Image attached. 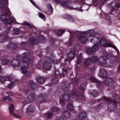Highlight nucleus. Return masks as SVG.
I'll return each mask as SVG.
<instances>
[{
  "instance_id": "38",
  "label": "nucleus",
  "mask_w": 120,
  "mask_h": 120,
  "mask_svg": "<svg viewBox=\"0 0 120 120\" xmlns=\"http://www.w3.org/2000/svg\"><path fill=\"white\" fill-rule=\"evenodd\" d=\"M17 80H15L14 82H12L10 83L8 87L10 89H12L15 86V82L17 81Z\"/></svg>"
},
{
  "instance_id": "49",
  "label": "nucleus",
  "mask_w": 120,
  "mask_h": 120,
  "mask_svg": "<svg viewBox=\"0 0 120 120\" xmlns=\"http://www.w3.org/2000/svg\"><path fill=\"white\" fill-rule=\"evenodd\" d=\"M112 44L111 43L107 42V41L104 47H111Z\"/></svg>"
},
{
  "instance_id": "28",
  "label": "nucleus",
  "mask_w": 120,
  "mask_h": 120,
  "mask_svg": "<svg viewBox=\"0 0 120 120\" xmlns=\"http://www.w3.org/2000/svg\"><path fill=\"white\" fill-rule=\"evenodd\" d=\"M86 113L84 112H82L79 114V117L80 119L84 120L86 118Z\"/></svg>"
},
{
  "instance_id": "63",
  "label": "nucleus",
  "mask_w": 120,
  "mask_h": 120,
  "mask_svg": "<svg viewBox=\"0 0 120 120\" xmlns=\"http://www.w3.org/2000/svg\"><path fill=\"white\" fill-rule=\"evenodd\" d=\"M12 98L10 96H8V100L11 101L12 100Z\"/></svg>"
},
{
  "instance_id": "29",
  "label": "nucleus",
  "mask_w": 120,
  "mask_h": 120,
  "mask_svg": "<svg viewBox=\"0 0 120 120\" xmlns=\"http://www.w3.org/2000/svg\"><path fill=\"white\" fill-rule=\"evenodd\" d=\"M46 6L48 10L52 14L53 9L50 3H48L46 5Z\"/></svg>"
},
{
  "instance_id": "53",
  "label": "nucleus",
  "mask_w": 120,
  "mask_h": 120,
  "mask_svg": "<svg viewBox=\"0 0 120 120\" xmlns=\"http://www.w3.org/2000/svg\"><path fill=\"white\" fill-rule=\"evenodd\" d=\"M59 101H60V103L62 105V106H63L65 104V102L63 100L60 99Z\"/></svg>"
},
{
  "instance_id": "17",
  "label": "nucleus",
  "mask_w": 120,
  "mask_h": 120,
  "mask_svg": "<svg viewBox=\"0 0 120 120\" xmlns=\"http://www.w3.org/2000/svg\"><path fill=\"white\" fill-rule=\"evenodd\" d=\"M42 66L43 68L45 70H49L51 69V64L48 62H44Z\"/></svg>"
},
{
  "instance_id": "20",
  "label": "nucleus",
  "mask_w": 120,
  "mask_h": 120,
  "mask_svg": "<svg viewBox=\"0 0 120 120\" xmlns=\"http://www.w3.org/2000/svg\"><path fill=\"white\" fill-rule=\"evenodd\" d=\"M70 2L69 1H66L64 2L62 4L63 7L66 8H68L70 9H72V7L69 6Z\"/></svg>"
},
{
  "instance_id": "14",
  "label": "nucleus",
  "mask_w": 120,
  "mask_h": 120,
  "mask_svg": "<svg viewBox=\"0 0 120 120\" xmlns=\"http://www.w3.org/2000/svg\"><path fill=\"white\" fill-rule=\"evenodd\" d=\"M46 95L44 94H41L39 95L38 97V100L40 103L42 102H46Z\"/></svg>"
},
{
  "instance_id": "10",
  "label": "nucleus",
  "mask_w": 120,
  "mask_h": 120,
  "mask_svg": "<svg viewBox=\"0 0 120 120\" xmlns=\"http://www.w3.org/2000/svg\"><path fill=\"white\" fill-rule=\"evenodd\" d=\"M11 29V27H8L6 31L5 32L3 33L2 35L4 36V38L2 39L1 40V43L5 42L10 39L8 34L10 33Z\"/></svg>"
},
{
  "instance_id": "52",
  "label": "nucleus",
  "mask_w": 120,
  "mask_h": 120,
  "mask_svg": "<svg viewBox=\"0 0 120 120\" xmlns=\"http://www.w3.org/2000/svg\"><path fill=\"white\" fill-rule=\"evenodd\" d=\"M105 16L106 19L108 20H110L111 18L108 14H106L105 15Z\"/></svg>"
},
{
  "instance_id": "19",
  "label": "nucleus",
  "mask_w": 120,
  "mask_h": 120,
  "mask_svg": "<svg viewBox=\"0 0 120 120\" xmlns=\"http://www.w3.org/2000/svg\"><path fill=\"white\" fill-rule=\"evenodd\" d=\"M36 80L38 84H42L45 82L46 79L42 77H39L36 79Z\"/></svg>"
},
{
  "instance_id": "64",
  "label": "nucleus",
  "mask_w": 120,
  "mask_h": 120,
  "mask_svg": "<svg viewBox=\"0 0 120 120\" xmlns=\"http://www.w3.org/2000/svg\"><path fill=\"white\" fill-rule=\"evenodd\" d=\"M114 49L116 51L117 53H118V52H119V51L118 49L116 47Z\"/></svg>"
},
{
  "instance_id": "15",
  "label": "nucleus",
  "mask_w": 120,
  "mask_h": 120,
  "mask_svg": "<svg viewBox=\"0 0 120 120\" xmlns=\"http://www.w3.org/2000/svg\"><path fill=\"white\" fill-rule=\"evenodd\" d=\"M8 108L9 109L10 114L11 115L18 118H20L21 117V116L20 115L14 114L13 110L14 105L13 104H11L10 106Z\"/></svg>"
},
{
  "instance_id": "8",
  "label": "nucleus",
  "mask_w": 120,
  "mask_h": 120,
  "mask_svg": "<svg viewBox=\"0 0 120 120\" xmlns=\"http://www.w3.org/2000/svg\"><path fill=\"white\" fill-rule=\"evenodd\" d=\"M24 65L20 68L21 71L23 74H25L26 76L27 77H30L31 76L32 73L30 71H27V69L28 66V63H25L24 64Z\"/></svg>"
},
{
  "instance_id": "13",
  "label": "nucleus",
  "mask_w": 120,
  "mask_h": 120,
  "mask_svg": "<svg viewBox=\"0 0 120 120\" xmlns=\"http://www.w3.org/2000/svg\"><path fill=\"white\" fill-rule=\"evenodd\" d=\"M113 80L111 78H106L104 80L105 85L107 86H111L113 83Z\"/></svg>"
},
{
  "instance_id": "11",
  "label": "nucleus",
  "mask_w": 120,
  "mask_h": 120,
  "mask_svg": "<svg viewBox=\"0 0 120 120\" xmlns=\"http://www.w3.org/2000/svg\"><path fill=\"white\" fill-rule=\"evenodd\" d=\"M73 51H71L67 54V56L69 60V61H71L74 58V56L76 55L78 53V51L75 48L73 49Z\"/></svg>"
},
{
  "instance_id": "48",
  "label": "nucleus",
  "mask_w": 120,
  "mask_h": 120,
  "mask_svg": "<svg viewBox=\"0 0 120 120\" xmlns=\"http://www.w3.org/2000/svg\"><path fill=\"white\" fill-rule=\"evenodd\" d=\"M90 79L91 81H93L95 82L97 80L94 76H91L90 77Z\"/></svg>"
},
{
  "instance_id": "45",
  "label": "nucleus",
  "mask_w": 120,
  "mask_h": 120,
  "mask_svg": "<svg viewBox=\"0 0 120 120\" xmlns=\"http://www.w3.org/2000/svg\"><path fill=\"white\" fill-rule=\"evenodd\" d=\"M95 82L96 83V86L97 87H99L101 86V83L100 81L97 80Z\"/></svg>"
},
{
  "instance_id": "42",
  "label": "nucleus",
  "mask_w": 120,
  "mask_h": 120,
  "mask_svg": "<svg viewBox=\"0 0 120 120\" xmlns=\"http://www.w3.org/2000/svg\"><path fill=\"white\" fill-rule=\"evenodd\" d=\"M66 17L68 18L69 21L71 22H73L74 21V19L72 16L68 15H66Z\"/></svg>"
},
{
  "instance_id": "12",
  "label": "nucleus",
  "mask_w": 120,
  "mask_h": 120,
  "mask_svg": "<svg viewBox=\"0 0 120 120\" xmlns=\"http://www.w3.org/2000/svg\"><path fill=\"white\" fill-rule=\"evenodd\" d=\"M70 89L69 88H66L64 90L65 93H64L63 96V98L64 100L65 101H68L70 99V96L69 94L70 93Z\"/></svg>"
},
{
  "instance_id": "2",
  "label": "nucleus",
  "mask_w": 120,
  "mask_h": 120,
  "mask_svg": "<svg viewBox=\"0 0 120 120\" xmlns=\"http://www.w3.org/2000/svg\"><path fill=\"white\" fill-rule=\"evenodd\" d=\"M28 52L24 53L23 54V57L20 56H16L17 59H13L11 64L14 67H17L20 65L21 68L25 63H28L30 61V60L29 57L30 55Z\"/></svg>"
},
{
  "instance_id": "62",
  "label": "nucleus",
  "mask_w": 120,
  "mask_h": 120,
  "mask_svg": "<svg viewBox=\"0 0 120 120\" xmlns=\"http://www.w3.org/2000/svg\"><path fill=\"white\" fill-rule=\"evenodd\" d=\"M111 47L112 48L114 49L116 47L115 45L112 44Z\"/></svg>"
},
{
  "instance_id": "31",
  "label": "nucleus",
  "mask_w": 120,
  "mask_h": 120,
  "mask_svg": "<svg viewBox=\"0 0 120 120\" xmlns=\"http://www.w3.org/2000/svg\"><path fill=\"white\" fill-rule=\"evenodd\" d=\"M90 94V96L93 97H96L98 95V93L95 90H92Z\"/></svg>"
},
{
  "instance_id": "60",
  "label": "nucleus",
  "mask_w": 120,
  "mask_h": 120,
  "mask_svg": "<svg viewBox=\"0 0 120 120\" xmlns=\"http://www.w3.org/2000/svg\"><path fill=\"white\" fill-rule=\"evenodd\" d=\"M61 0H55V1L58 3H60Z\"/></svg>"
},
{
  "instance_id": "36",
  "label": "nucleus",
  "mask_w": 120,
  "mask_h": 120,
  "mask_svg": "<svg viewBox=\"0 0 120 120\" xmlns=\"http://www.w3.org/2000/svg\"><path fill=\"white\" fill-rule=\"evenodd\" d=\"M22 24L24 25L27 26L30 28H34L35 27L33 25H31L26 21L24 22Z\"/></svg>"
},
{
  "instance_id": "46",
  "label": "nucleus",
  "mask_w": 120,
  "mask_h": 120,
  "mask_svg": "<svg viewBox=\"0 0 120 120\" xmlns=\"http://www.w3.org/2000/svg\"><path fill=\"white\" fill-rule=\"evenodd\" d=\"M5 80V78L4 76H0V82H4Z\"/></svg>"
},
{
  "instance_id": "24",
  "label": "nucleus",
  "mask_w": 120,
  "mask_h": 120,
  "mask_svg": "<svg viewBox=\"0 0 120 120\" xmlns=\"http://www.w3.org/2000/svg\"><path fill=\"white\" fill-rule=\"evenodd\" d=\"M91 62L90 58L86 59L84 62V66L86 67H88L90 65Z\"/></svg>"
},
{
  "instance_id": "34",
  "label": "nucleus",
  "mask_w": 120,
  "mask_h": 120,
  "mask_svg": "<svg viewBox=\"0 0 120 120\" xmlns=\"http://www.w3.org/2000/svg\"><path fill=\"white\" fill-rule=\"evenodd\" d=\"M20 32V30L18 29H14L12 31V34H13L18 35Z\"/></svg>"
},
{
  "instance_id": "57",
  "label": "nucleus",
  "mask_w": 120,
  "mask_h": 120,
  "mask_svg": "<svg viewBox=\"0 0 120 120\" xmlns=\"http://www.w3.org/2000/svg\"><path fill=\"white\" fill-rule=\"evenodd\" d=\"M8 94L12 96H14V93L11 92H8Z\"/></svg>"
},
{
  "instance_id": "40",
  "label": "nucleus",
  "mask_w": 120,
  "mask_h": 120,
  "mask_svg": "<svg viewBox=\"0 0 120 120\" xmlns=\"http://www.w3.org/2000/svg\"><path fill=\"white\" fill-rule=\"evenodd\" d=\"M0 62L2 63L3 65H6L9 63V60L8 59L3 60L2 61L0 60Z\"/></svg>"
},
{
  "instance_id": "59",
  "label": "nucleus",
  "mask_w": 120,
  "mask_h": 120,
  "mask_svg": "<svg viewBox=\"0 0 120 120\" xmlns=\"http://www.w3.org/2000/svg\"><path fill=\"white\" fill-rule=\"evenodd\" d=\"M28 102L26 101H24L23 102V104L25 105L27 104H28Z\"/></svg>"
},
{
  "instance_id": "41",
  "label": "nucleus",
  "mask_w": 120,
  "mask_h": 120,
  "mask_svg": "<svg viewBox=\"0 0 120 120\" xmlns=\"http://www.w3.org/2000/svg\"><path fill=\"white\" fill-rule=\"evenodd\" d=\"M64 30H60L57 32V35L58 36H61L64 32Z\"/></svg>"
},
{
  "instance_id": "18",
  "label": "nucleus",
  "mask_w": 120,
  "mask_h": 120,
  "mask_svg": "<svg viewBox=\"0 0 120 120\" xmlns=\"http://www.w3.org/2000/svg\"><path fill=\"white\" fill-rule=\"evenodd\" d=\"M99 75L100 76L104 79L106 78L108 76L107 72L104 69H101L100 70Z\"/></svg>"
},
{
  "instance_id": "21",
  "label": "nucleus",
  "mask_w": 120,
  "mask_h": 120,
  "mask_svg": "<svg viewBox=\"0 0 120 120\" xmlns=\"http://www.w3.org/2000/svg\"><path fill=\"white\" fill-rule=\"evenodd\" d=\"M62 116L64 118L66 119L71 116V113L67 111H64L62 114Z\"/></svg>"
},
{
  "instance_id": "33",
  "label": "nucleus",
  "mask_w": 120,
  "mask_h": 120,
  "mask_svg": "<svg viewBox=\"0 0 120 120\" xmlns=\"http://www.w3.org/2000/svg\"><path fill=\"white\" fill-rule=\"evenodd\" d=\"M90 59L91 63H95L98 61V58L97 57L94 56L92 57Z\"/></svg>"
},
{
  "instance_id": "39",
  "label": "nucleus",
  "mask_w": 120,
  "mask_h": 120,
  "mask_svg": "<svg viewBox=\"0 0 120 120\" xmlns=\"http://www.w3.org/2000/svg\"><path fill=\"white\" fill-rule=\"evenodd\" d=\"M67 71L66 69H63L62 74H60V77H61L63 75H65L67 74Z\"/></svg>"
},
{
  "instance_id": "23",
  "label": "nucleus",
  "mask_w": 120,
  "mask_h": 120,
  "mask_svg": "<svg viewBox=\"0 0 120 120\" xmlns=\"http://www.w3.org/2000/svg\"><path fill=\"white\" fill-rule=\"evenodd\" d=\"M67 109L69 111L73 110L74 108L73 105V102L72 101H70L68 103L67 105Z\"/></svg>"
},
{
  "instance_id": "56",
  "label": "nucleus",
  "mask_w": 120,
  "mask_h": 120,
  "mask_svg": "<svg viewBox=\"0 0 120 120\" xmlns=\"http://www.w3.org/2000/svg\"><path fill=\"white\" fill-rule=\"evenodd\" d=\"M7 100H8V96L4 97L2 99V101H5Z\"/></svg>"
},
{
  "instance_id": "3",
  "label": "nucleus",
  "mask_w": 120,
  "mask_h": 120,
  "mask_svg": "<svg viewBox=\"0 0 120 120\" xmlns=\"http://www.w3.org/2000/svg\"><path fill=\"white\" fill-rule=\"evenodd\" d=\"M0 8L4 12L2 13L1 18L2 21H4L5 24H10L15 22V20H12L11 17L8 16L11 15L10 11L8 7H6L4 1L0 3Z\"/></svg>"
},
{
  "instance_id": "32",
  "label": "nucleus",
  "mask_w": 120,
  "mask_h": 120,
  "mask_svg": "<svg viewBox=\"0 0 120 120\" xmlns=\"http://www.w3.org/2000/svg\"><path fill=\"white\" fill-rule=\"evenodd\" d=\"M120 7V3H116L115 4L114 6L112 8V9L111 10V11H115L116 10V8H119Z\"/></svg>"
},
{
  "instance_id": "1",
  "label": "nucleus",
  "mask_w": 120,
  "mask_h": 120,
  "mask_svg": "<svg viewBox=\"0 0 120 120\" xmlns=\"http://www.w3.org/2000/svg\"><path fill=\"white\" fill-rule=\"evenodd\" d=\"M73 33L74 35L77 36L78 40L81 43H85L87 41L94 43L98 41L97 37L94 35V32L93 30H90L88 32H81L78 31Z\"/></svg>"
},
{
  "instance_id": "22",
  "label": "nucleus",
  "mask_w": 120,
  "mask_h": 120,
  "mask_svg": "<svg viewBox=\"0 0 120 120\" xmlns=\"http://www.w3.org/2000/svg\"><path fill=\"white\" fill-rule=\"evenodd\" d=\"M37 40L38 42L42 43L45 41V39L43 35H40L37 38Z\"/></svg>"
},
{
  "instance_id": "27",
  "label": "nucleus",
  "mask_w": 120,
  "mask_h": 120,
  "mask_svg": "<svg viewBox=\"0 0 120 120\" xmlns=\"http://www.w3.org/2000/svg\"><path fill=\"white\" fill-rule=\"evenodd\" d=\"M107 42L106 40L104 38L101 39L99 42V45L101 46H104Z\"/></svg>"
},
{
  "instance_id": "9",
  "label": "nucleus",
  "mask_w": 120,
  "mask_h": 120,
  "mask_svg": "<svg viewBox=\"0 0 120 120\" xmlns=\"http://www.w3.org/2000/svg\"><path fill=\"white\" fill-rule=\"evenodd\" d=\"M99 48L98 44H96L91 48H88L86 50V52L88 55H92L94 52L96 51Z\"/></svg>"
},
{
  "instance_id": "37",
  "label": "nucleus",
  "mask_w": 120,
  "mask_h": 120,
  "mask_svg": "<svg viewBox=\"0 0 120 120\" xmlns=\"http://www.w3.org/2000/svg\"><path fill=\"white\" fill-rule=\"evenodd\" d=\"M82 57L81 56H77V64H79L81 63L82 60Z\"/></svg>"
},
{
  "instance_id": "16",
  "label": "nucleus",
  "mask_w": 120,
  "mask_h": 120,
  "mask_svg": "<svg viewBox=\"0 0 120 120\" xmlns=\"http://www.w3.org/2000/svg\"><path fill=\"white\" fill-rule=\"evenodd\" d=\"M36 97V94L34 93H30L27 97L28 101L32 102L34 101Z\"/></svg>"
},
{
  "instance_id": "54",
  "label": "nucleus",
  "mask_w": 120,
  "mask_h": 120,
  "mask_svg": "<svg viewBox=\"0 0 120 120\" xmlns=\"http://www.w3.org/2000/svg\"><path fill=\"white\" fill-rule=\"evenodd\" d=\"M52 113L50 112L49 113L47 114V116L48 118V119H49L50 117H52Z\"/></svg>"
},
{
  "instance_id": "4",
  "label": "nucleus",
  "mask_w": 120,
  "mask_h": 120,
  "mask_svg": "<svg viewBox=\"0 0 120 120\" xmlns=\"http://www.w3.org/2000/svg\"><path fill=\"white\" fill-rule=\"evenodd\" d=\"M105 100L108 101H109L110 103H108V107L109 109L111 111H114L116 109L117 104H120V97L117 98V97H113V99L104 97L102 98L98 99L95 101H101L102 100Z\"/></svg>"
},
{
  "instance_id": "61",
  "label": "nucleus",
  "mask_w": 120,
  "mask_h": 120,
  "mask_svg": "<svg viewBox=\"0 0 120 120\" xmlns=\"http://www.w3.org/2000/svg\"><path fill=\"white\" fill-rule=\"evenodd\" d=\"M111 47L112 48L114 49L116 47L115 45L112 44Z\"/></svg>"
},
{
  "instance_id": "25",
  "label": "nucleus",
  "mask_w": 120,
  "mask_h": 120,
  "mask_svg": "<svg viewBox=\"0 0 120 120\" xmlns=\"http://www.w3.org/2000/svg\"><path fill=\"white\" fill-rule=\"evenodd\" d=\"M36 41V39L35 37H32L29 40L28 43L29 44L31 45H34Z\"/></svg>"
},
{
  "instance_id": "47",
  "label": "nucleus",
  "mask_w": 120,
  "mask_h": 120,
  "mask_svg": "<svg viewBox=\"0 0 120 120\" xmlns=\"http://www.w3.org/2000/svg\"><path fill=\"white\" fill-rule=\"evenodd\" d=\"M56 39L53 38H50V41L51 43L53 45L55 44V42L56 41H57Z\"/></svg>"
},
{
  "instance_id": "7",
  "label": "nucleus",
  "mask_w": 120,
  "mask_h": 120,
  "mask_svg": "<svg viewBox=\"0 0 120 120\" xmlns=\"http://www.w3.org/2000/svg\"><path fill=\"white\" fill-rule=\"evenodd\" d=\"M38 86L35 82H34L32 80H30L28 84V87L27 90H24L25 93L26 94H28L29 92V88L33 90H35L37 89Z\"/></svg>"
},
{
  "instance_id": "5",
  "label": "nucleus",
  "mask_w": 120,
  "mask_h": 120,
  "mask_svg": "<svg viewBox=\"0 0 120 120\" xmlns=\"http://www.w3.org/2000/svg\"><path fill=\"white\" fill-rule=\"evenodd\" d=\"M86 86V84L85 83H83L80 85L79 88L81 91L79 92H78V90L76 89H73L71 96L72 98H76L78 99H80V102L84 101L85 98L83 95V93Z\"/></svg>"
},
{
  "instance_id": "58",
  "label": "nucleus",
  "mask_w": 120,
  "mask_h": 120,
  "mask_svg": "<svg viewBox=\"0 0 120 120\" xmlns=\"http://www.w3.org/2000/svg\"><path fill=\"white\" fill-rule=\"evenodd\" d=\"M54 79H57L58 76V75L56 73H54Z\"/></svg>"
},
{
  "instance_id": "55",
  "label": "nucleus",
  "mask_w": 120,
  "mask_h": 120,
  "mask_svg": "<svg viewBox=\"0 0 120 120\" xmlns=\"http://www.w3.org/2000/svg\"><path fill=\"white\" fill-rule=\"evenodd\" d=\"M56 120H64V119L62 117L57 116L56 118Z\"/></svg>"
},
{
  "instance_id": "35",
  "label": "nucleus",
  "mask_w": 120,
  "mask_h": 120,
  "mask_svg": "<svg viewBox=\"0 0 120 120\" xmlns=\"http://www.w3.org/2000/svg\"><path fill=\"white\" fill-rule=\"evenodd\" d=\"M45 60L47 61H48L52 63H54L55 62L54 60L52 59L49 57L45 56Z\"/></svg>"
},
{
  "instance_id": "6",
  "label": "nucleus",
  "mask_w": 120,
  "mask_h": 120,
  "mask_svg": "<svg viewBox=\"0 0 120 120\" xmlns=\"http://www.w3.org/2000/svg\"><path fill=\"white\" fill-rule=\"evenodd\" d=\"M28 45L27 42H24L19 45L15 44L14 43H11L7 45V47L9 49H26V47Z\"/></svg>"
},
{
  "instance_id": "26",
  "label": "nucleus",
  "mask_w": 120,
  "mask_h": 120,
  "mask_svg": "<svg viewBox=\"0 0 120 120\" xmlns=\"http://www.w3.org/2000/svg\"><path fill=\"white\" fill-rule=\"evenodd\" d=\"M71 35V37L69 39L70 42L68 44L69 46H71L72 45V42L73 41V38L74 36L73 32H70Z\"/></svg>"
},
{
  "instance_id": "51",
  "label": "nucleus",
  "mask_w": 120,
  "mask_h": 120,
  "mask_svg": "<svg viewBox=\"0 0 120 120\" xmlns=\"http://www.w3.org/2000/svg\"><path fill=\"white\" fill-rule=\"evenodd\" d=\"M38 15L41 18L43 19L44 18H45V15L42 13H39Z\"/></svg>"
},
{
  "instance_id": "50",
  "label": "nucleus",
  "mask_w": 120,
  "mask_h": 120,
  "mask_svg": "<svg viewBox=\"0 0 120 120\" xmlns=\"http://www.w3.org/2000/svg\"><path fill=\"white\" fill-rule=\"evenodd\" d=\"M107 59L105 58L103 60V62H100V64H105L106 63Z\"/></svg>"
},
{
  "instance_id": "44",
  "label": "nucleus",
  "mask_w": 120,
  "mask_h": 120,
  "mask_svg": "<svg viewBox=\"0 0 120 120\" xmlns=\"http://www.w3.org/2000/svg\"><path fill=\"white\" fill-rule=\"evenodd\" d=\"M106 105L104 103H100V104L98 106V109H100L103 107H104Z\"/></svg>"
},
{
  "instance_id": "30",
  "label": "nucleus",
  "mask_w": 120,
  "mask_h": 120,
  "mask_svg": "<svg viewBox=\"0 0 120 120\" xmlns=\"http://www.w3.org/2000/svg\"><path fill=\"white\" fill-rule=\"evenodd\" d=\"M35 110L34 106L32 105H30L27 108V111L30 112H34Z\"/></svg>"
},
{
  "instance_id": "43",
  "label": "nucleus",
  "mask_w": 120,
  "mask_h": 120,
  "mask_svg": "<svg viewBox=\"0 0 120 120\" xmlns=\"http://www.w3.org/2000/svg\"><path fill=\"white\" fill-rule=\"evenodd\" d=\"M59 110V108L56 106H54L51 109L52 112H57Z\"/></svg>"
}]
</instances>
